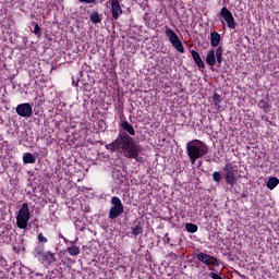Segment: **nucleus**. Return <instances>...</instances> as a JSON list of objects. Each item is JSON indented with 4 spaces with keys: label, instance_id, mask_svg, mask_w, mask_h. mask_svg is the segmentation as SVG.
<instances>
[{
    "label": "nucleus",
    "instance_id": "1",
    "mask_svg": "<svg viewBox=\"0 0 279 279\" xmlns=\"http://www.w3.org/2000/svg\"><path fill=\"white\" fill-rule=\"evenodd\" d=\"M107 149L113 151H120L124 158H133L138 161V154H141V147L136 145L134 138L128 135V133L120 131L116 141L107 146Z\"/></svg>",
    "mask_w": 279,
    "mask_h": 279
},
{
    "label": "nucleus",
    "instance_id": "2",
    "mask_svg": "<svg viewBox=\"0 0 279 279\" xmlns=\"http://www.w3.org/2000/svg\"><path fill=\"white\" fill-rule=\"evenodd\" d=\"M207 153L208 146L199 140H193L186 144V154L192 165H195L198 158H203V156H206Z\"/></svg>",
    "mask_w": 279,
    "mask_h": 279
},
{
    "label": "nucleus",
    "instance_id": "3",
    "mask_svg": "<svg viewBox=\"0 0 279 279\" xmlns=\"http://www.w3.org/2000/svg\"><path fill=\"white\" fill-rule=\"evenodd\" d=\"M32 219V211H29V204L24 203L16 215V226L20 230H27V226Z\"/></svg>",
    "mask_w": 279,
    "mask_h": 279
},
{
    "label": "nucleus",
    "instance_id": "4",
    "mask_svg": "<svg viewBox=\"0 0 279 279\" xmlns=\"http://www.w3.org/2000/svg\"><path fill=\"white\" fill-rule=\"evenodd\" d=\"M238 173H239V170H236V168L228 162L223 167V178L226 180V183L229 184L230 186H234V184H236L238 182Z\"/></svg>",
    "mask_w": 279,
    "mask_h": 279
},
{
    "label": "nucleus",
    "instance_id": "5",
    "mask_svg": "<svg viewBox=\"0 0 279 279\" xmlns=\"http://www.w3.org/2000/svg\"><path fill=\"white\" fill-rule=\"evenodd\" d=\"M165 34L169 39L170 45H172V47H174L179 53H184V45H182L178 34H175L174 31L169 26H165Z\"/></svg>",
    "mask_w": 279,
    "mask_h": 279
},
{
    "label": "nucleus",
    "instance_id": "6",
    "mask_svg": "<svg viewBox=\"0 0 279 279\" xmlns=\"http://www.w3.org/2000/svg\"><path fill=\"white\" fill-rule=\"evenodd\" d=\"M124 211L123 203L119 196H113L111 198V208L109 210V219H117L121 217V214Z\"/></svg>",
    "mask_w": 279,
    "mask_h": 279
},
{
    "label": "nucleus",
    "instance_id": "7",
    "mask_svg": "<svg viewBox=\"0 0 279 279\" xmlns=\"http://www.w3.org/2000/svg\"><path fill=\"white\" fill-rule=\"evenodd\" d=\"M220 16H222V19L226 21L227 27H229V29H236V22L234 21V15H232V12H230L228 8L223 7L220 10Z\"/></svg>",
    "mask_w": 279,
    "mask_h": 279
},
{
    "label": "nucleus",
    "instance_id": "8",
    "mask_svg": "<svg viewBox=\"0 0 279 279\" xmlns=\"http://www.w3.org/2000/svg\"><path fill=\"white\" fill-rule=\"evenodd\" d=\"M15 112H16V114H19V117H24L25 119H29V117H32V114H34L32 105H29V102L20 104L15 108Z\"/></svg>",
    "mask_w": 279,
    "mask_h": 279
},
{
    "label": "nucleus",
    "instance_id": "9",
    "mask_svg": "<svg viewBox=\"0 0 279 279\" xmlns=\"http://www.w3.org/2000/svg\"><path fill=\"white\" fill-rule=\"evenodd\" d=\"M196 258L204 265H207L208 267H210V265H214L215 267H219V259L206 253H198L196 255Z\"/></svg>",
    "mask_w": 279,
    "mask_h": 279
},
{
    "label": "nucleus",
    "instance_id": "10",
    "mask_svg": "<svg viewBox=\"0 0 279 279\" xmlns=\"http://www.w3.org/2000/svg\"><path fill=\"white\" fill-rule=\"evenodd\" d=\"M110 4H111L112 17L117 21L119 20V16L123 14V9H121V4L119 3V0H110Z\"/></svg>",
    "mask_w": 279,
    "mask_h": 279
},
{
    "label": "nucleus",
    "instance_id": "11",
    "mask_svg": "<svg viewBox=\"0 0 279 279\" xmlns=\"http://www.w3.org/2000/svg\"><path fill=\"white\" fill-rule=\"evenodd\" d=\"M40 263H48V265H52V263H56V256H53V253L51 251L44 252V255L39 259Z\"/></svg>",
    "mask_w": 279,
    "mask_h": 279
},
{
    "label": "nucleus",
    "instance_id": "12",
    "mask_svg": "<svg viewBox=\"0 0 279 279\" xmlns=\"http://www.w3.org/2000/svg\"><path fill=\"white\" fill-rule=\"evenodd\" d=\"M221 43V35L217 32L210 33V45L211 47H219V44Z\"/></svg>",
    "mask_w": 279,
    "mask_h": 279
},
{
    "label": "nucleus",
    "instance_id": "13",
    "mask_svg": "<svg viewBox=\"0 0 279 279\" xmlns=\"http://www.w3.org/2000/svg\"><path fill=\"white\" fill-rule=\"evenodd\" d=\"M68 254L70 256H80V246L75 245V242H70V246L66 247Z\"/></svg>",
    "mask_w": 279,
    "mask_h": 279
},
{
    "label": "nucleus",
    "instance_id": "14",
    "mask_svg": "<svg viewBox=\"0 0 279 279\" xmlns=\"http://www.w3.org/2000/svg\"><path fill=\"white\" fill-rule=\"evenodd\" d=\"M206 62L209 66H215L217 64V58L215 56V49L208 51L206 57Z\"/></svg>",
    "mask_w": 279,
    "mask_h": 279
},
{
    "label": "nucleus",
    "instance_id": "15",
    "mask_svg": "<svg viewBox=\"0 0 279 279\" xmlns=\"http://www.w3.org/2000/svg\"><path fill=\"white\" fill-rule=\"evenodd\" d=\"M121 128L130 134V136H134L136 134V131L134 130V126L130 124L128 121H122L121 122Z\"/></svg>",
    "mask_w": 279,
    "mask_h": 279
},
{
    "label": "nucleus",
    "instance_id": "16",
    "mask_svg": "<svg viewBox=\"0 0 279 279\" xmlns=\"http://www.w3.org/2000/svg\"><path fill=\"white\" fill-rule=\"evenodd\" d=\"M278 184H279V179L277 177H271L268 179L266 186L267 189H269V191H274V189H276Z\"/></svg>",
    "mask_w": 279,
    "mask_h": 279
},
{
    "label": "nucleus",
    "instance_id": "17",
    "mask_svg": "<svg viewBox=\"0 0 279 279\" xmlns=\"http://www.w3.org/2000/svg\"><path fill=\"white\" fill-rule=\"evenodd\" d=\"M45 254V248L43 246H36L33 251V256L37 258L40 262V258H43Z\"/></svg>",
    "mask_w": 279,
    "mask_h": 279
},
{
    "label": "nucleus",
    "instance_id": "18",
    "mask_svg": "<svg viewBox=\"0 0 279 279\" xmlns=\"http://www.w3.org/2000/svg\"><path fill=\"white\" fill-rule=\"evenodd\" d=\"M23 162L24 165H34V162H36V158L31 153H26L23 156Z\"/></svg>",
    "mask_w": 279,
    "mask_h": 279
},
{
    "label": "nucleus",
    "instance_id": "19",
    "mask_svg": "<svg viewBox=\"0 0 279 279\" xmlns=\"http://www.w3.org/2000/svg\"><path fill=\"white\" fill-rule=\"evenodd\" d=\"M216 61L218 63V66H220L221 62H223V48L218 47L216 49Z\"/></svg>",
    "mask_w": 279,
    "mask_h": 279
},
{
    "label": "nucleus",
    "instance_id": "20",
    "mask_svg": "<svg viewBox=\"0 0 279 279\" xmlns=\"http://www.w3.org/2000/svg\"><path fill=\"white\" fill-rule=\"evenodd\" d=\"M131 232H132V234H134V236H138V235L143 234V227L141 226V222H138L134 227H132Z\"/></svg>",
    "mask_w": 279,
    "mask_h": 279
},
{
    "label": "nucleus",
    "instance_id": "21",
    "mask_svg": "<svg viewBox=\"0 0 279 279\" xmlns=\"http://www.w3.org/2000/svg\"><path fill=\"white\" fill-rule=\"evenodd\" d=\"M185 229L187 232H191V234H195V232L198 230L197 225L194 223H185Z\"/></svg>",
    "mask_w": 279,
    "mask_h": 279
},
{
    "label": "nucleus",
    "instance_id": "22",
    "mask_svg": "<svg viewBox=\"0 0 279 279\" xmlns=\"http://www.w3.org/2000/svg\"><path fill=\"white\" fill-rule=\"evenodd\" d=\"M90 21L97 25V23H101V17L99 16V13L95 12L90 14Z\"/></svg>",
    "mask_w": 279,
    "mask_h": 279
},
{
    "label": "nucleus",
    "instance_id": "23",
    "mask_svg": "<svg viewBox=\"0 0 279 279\" xmlns=\"http://www.w3.org/2000/svg\"><path fill=\"white\" fill-rule=\"evenodd\" d=\"M223 177H222V174H221V172L220 171H215L214 173H213V180H214V182H217V184H219V182H221V179H222Z\"/></svg>",
    "mask_w": 279,
    "mask_h": 279
},
{
    "label": "nucleus",
    "instance_id": "24",
    "mask_svg": "<svg viewBox=\"0 0 279 279\" xmlns=\"http://www.w3.org/2000/svg\"><path fill=\"white\" fill-rule=\"evenodd\" d=\"M213 101L215 106H219L221 104V96L217 93L214 94L213 96Z\"/></svg>",
    "mask_w": 279,
    "mask_h": 279
},
{
    "label": "nucleus",
    "instance_id": "25",
    "mask_svg": "<svg viewBox=\"0 0 279 279\" xmlns=\"http://www.w3.org/2000/svg\"><path fill=\"white\" fill-rule=\"evenodd\" d=\"M191 56H192L194 62H196V61L202 59V57L199 56V52H197L195 50H191Z\"/></svg>",
    "mask_w": 279,
    "mask_h": 279
},
{
    "label": "nucleus",
    "instance_id": "26",
    "mask_svg": "<svg viewBox=\"0 0 279 279\" xmlns=\"http://www.w3.org/2000/svg\"><path fill=\"white\" fill-rule=\"evenodd\" d=\"M258 107L262 108L263 110H267L269 108V102L265 100H260L258 104Z\"/></svg>",
    "mask_w": 279,
    "mask_h": 279
},
{
    "label": "nucleus",
    "instance_id": "27",
    "mask_svg": "<svg viewBox=\"0 0 279 279\" xmlns=\"http://www.w3.org/2000/svg\"><path fill=\"white\" fill-rule=\"evenodd\" d=\"M195 63L197 64L201 71H204V69H206V65L204 64V61L202 59L198 61H195Z\"/></svg>",
    "mask_w": 279,
    "mask_h": 279
},
{
    "label": "nucleus",
    "instance_id": "28",
    "mask_svg": "<svg viewBox=\"0 0 279 279\" xmlns=\"http://www.w3.org/2000/svg\"><path fill=\"white\" fill-rule=\"evenodd\" d=\"M80 3H86L87 5H93L97 3V0H78Z\"/></svg>",
    "mask_w": 279,
    "mask_h": 279
},
{
    "label": "nucleus",
    "instance_id": "29",
    "mask_svg": "<svg viewBox=\"0 0 279 279\" xmlns=\"http://www.w3.org/2000/svg\"><path fill=\"white\" fill-rule=\"evenodd\" d=\"M33 32L36 36H40V26L38 24H35Z\"/></svg>",
    "mask_w": 279,
    "mask_h": 279
},
{
    "label": "nucleus",
    "instance_id": "30",
    "mask_svg": "<svg viewBox=\"0 0 279 279\" xmlns=\"http://www.w3.org/2000/svg\"><path fill=\"white\" fill-rule=\"evenodd\" d=\"M38 241L39 243H47V238L43 233H39Z\"/></svg>",
    "mask_w": 279,
    "mask_h": 279
},
{
    "label": "nucleus",
    "instance_id": "31",
    "mask_svg": "<svg viewBox=\"0 0 279 279\" xmlns=\"http://www.w3.org/2000/svg\"><path fill=\"white\" fill-rule=\"evenodd\" d=\"M64 243L71 244L72 241H69V239L63 238Z\"/></svg>",
    "mask_w": 279,
    "mask_h": 279
},
{
    "label": "nucleus",
    "instance_id": "32",
    "mask_svg": "<svg viewBox=\"0 0 279 279\" xmlns=\"http://www.w3.org/2000/svg\"><path fill=\"white\" fill-rule=\"evenodd\" d=\"M165 241L166 243H169V241H171V239L168 238V234H166Z\"/></svg>",
    "mask_w": 279,
    "mask_h": 279
}]
</instances>
